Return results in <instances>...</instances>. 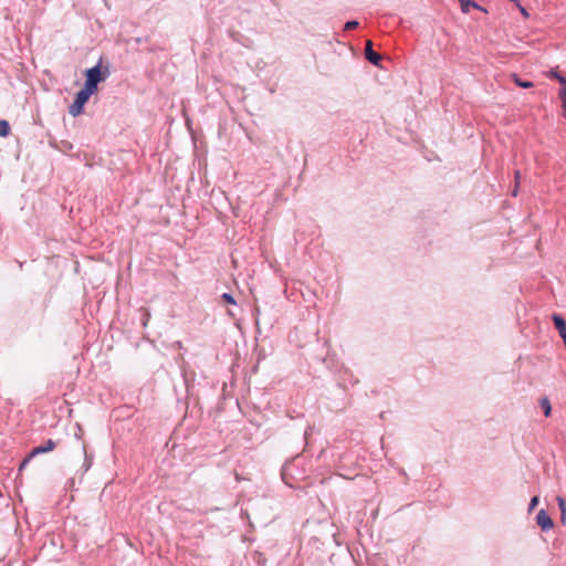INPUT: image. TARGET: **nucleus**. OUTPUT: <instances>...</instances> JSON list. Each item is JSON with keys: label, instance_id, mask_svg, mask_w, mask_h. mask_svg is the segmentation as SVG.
Segmentation results:
<instances>
[{"label": "nucleus", "instance_id": "21", "mask_svg": "<svg viewBox=\"0 0 566 566\" xmlns=\"http://www.w3.org/2000/svg\"><path fill=\"white\" fill-rule=\"evenodd\" d=\"M563 109H564V112L566 114V101L563 102Z\"/></svg>", "mask_w": 566, "mask_h": 566}, {"label": "nucleus", "instance_id": "10", "mask_svg": "<svg viewBox=\"0 0 566 566\" xmlns=\"http://www.w3.org/2000/svg\"><path fill=\"white\" fill-rule=\"evenodd\" d=\"M10 133V126L7 120H0V137H7Z\"/></svg>", "mask_w": 566, "mask_h": 566}, {"label": "nucleus", "instance_id": "4", "mask_svg": "<svg viewBox=\"0 0 566 566\" xmlns=\"http://www.w3.org/2000/svg\"><path fill=\"white\" fill-rule=\"evenodd\" d=\"M365 56L366 59L375 64V65H378L380 60H381V56L380 54L376 53L374 50H373V42L370 40H368L366 42V46H365Z\"/></svg>", "mask_w": 566, "mask_h": 566}, {"label": "nucleus", "instance_id": "19", "mask_svg": "<svg viewBox=\"0 0 566 566\" xmlns=\"http://www.w3.org/2000/svg\"><path fill=\"white\" fill-rule=\"evenodd\" d=\"M516 4H517V7L520 8L521 13H522L525 18H527V17H528V12L526 11V9H525L524 7H522L518 2H517Z\"/></svg>", "mask_w": 566, "mask_h": 566}, {"label": "nucleus", "instance_id": "6", "mask_svg": "<svg viewBox=\"0 0 566 566\" xmlns=\"http://www.w3.org/2000/svg\"><path fill=\"white\" fill-rule=\"evenodd\" d=\"M55 447H56V442L53 441L52 439H49L43 446H39V447L34 448L30 452V457H35L41 453L53 451L55 449Z\"/></svg>", "mask_w": 566, "mask_h": 566}, {"label": "nucleus", "instance_id": "20", "mask_svg": "<svg viewBox=\"0 0 566 566\" xmlns=\"http://www.w3.org/2000/svg\"><path fill=\"white\" fill-rule=\"evenodd\" d=\"M517 193H518V188H516V184H514V189H513V191H512V195H513L514 197H516V196H517Z\"/></svg>", "mask_w": 566, "mask_h": 566}, {"label": "nucleus", "instance_id": "17", "mask_svg": "<svg viewBox=\"0 0 566 566\" xmlns=\"http://www.w3.org/2000/svg\"><path fill=\"white\" fill-rule=\"evenodd\" d=\"M562 90L559 92V96L562 98V102L566 101V85H562Z\"/></svg>", "mask_w": 566, "mask_h": 566}, {"label": "nucleus", "instance_id": "18", "mask_svg": "<svg viewBox=\"0 0 566 566\" xmlns=\"http://www.w3.org/2000/svg\"><path fill=\"white\" fill-rule=\"evenodd\" d=\"M33 457H30V454L21 462L20 464V470H23L25 468V465L29 463V461L32 459Z\"/></svg>", "mask_w": 566, "mask_h": 566}, {"label": "nucleus", "instance_id": "12", "mask_svg": "<svg viewBox=\"0 0 566 566\" xmlns=\"http://www.w3.org/2000/svg\"><path fill=\"white\" fill-rule=\"evenodd\" d=\"M551 76L556 78L562 85H566V78L557 72H551Z\"/></svg>", "mask_w": 566, "mask_h": 566}, {"label": "nucleus", "instance_id": "15", "mask_svg": "<svg viewBox=\"0 0 566 566\" xmlns=\"http://www.w3.org/2000/svg\"><path fill=\"white\" fill-rule=\"evenodd\" d=\"M222 298L227 302V303H230V304H234V298L232 297V295L228 294V293H224L222 294Z\"/></svg>", "mask_w": 566, "mask_h": 566}, {"label": "nucleus", "instance_id": "22", "mask_svg": "<svg viewBox=\"0 0 566 566\" xmlns=\"http://www.w3.org/2000/svg\"><path fill=\"white\" fill-rule=\"evenodd\" d=\"M565 117H566V114H565Z\"/></svg>", "mask_w": 566, "mask_h": 566}, {"label": "nucleus", "instance_id": "1", "mask_svg": "<svg viewBox=\"0 0 566 566\" xmlns=\"http://www.w3.org/2000/svg\"><path fill=\"white\" fill-rule=\"evenodd\" d=\"M107 73V71L103 73L99 65L88 69L85 72L86 81L84 87L95 93L97 91V84L106 78Z\"/></svg>", "mask_w": 566, "mask_h": 566}, {"label": "nucleus", "instance_id": "3", "mask_svg": "<svg viewBox=\"0 0 566 566\" xmlns=\"http://www.w3.org/2000/svg\"><path fill=\"white\" fill-rule=\"evenodd\" d=\"M536 522L543 531H548L554 526L553 520L545 510H541L537 513Z\"/></svg>", "mask_w": 566, "mask_h": 566}, {"label": "nucleus", "instance_id": "14", "mask_svg": "<svg viewBox=\"0 0 566 566\" xmlns=\"http://www.w3.org/2000/svg\"><path fill=\"white\" fill-rule=\"evenodd\" d=\"M520 181H521V171L520 170H515V172H514V184H516V188L520 187Z\"/></svg>", "mask_w": 566, "mask_h": 566}, {"label": "nucleus", "instance_id": "8", "mask_svg": "<svg viewBox=\"0 0 566 566\" xmlns=\"http://www.w3.org/2000/svg\"><path fill=\"white\" fill-rule=\"evenodd\" d=\"M557 504L560 510V521L563 524L566 522V501L562 496H557Z\"/></svg>", "mask_w": 566, "mask_h": 566}, {"label": "nucleus", "instance_id": "9", "mask_svg": "<svg viewBox=\"0 0 566 566\" xmlns=\"http://www.w3.org/2000/svg\"><path fill=\"white\" fill-rule=\"evenodd\" d=\"M541 407L544 410V415L546 417H549L551 412H552V406H551V402H549L547 397H544V398L541 399Z\"/></svg>", "mask_w": 566, "mask_h": 566}, {"label": "nucleus", "instance_id": "13", "mask_svg": "<svg viewBox=\"0 0 566 566\" xmlns=\"http://www.w3.org/2000/svg\"><path fill=\"white\" fill-rule=\"evenodd\" d=\"M357 27H358V22L357 21H348L345 24V30H353V29H355Z\"/></svg>", "mask_w": 566, "mask_h": 566}, {"label": "nucleus", "instance_id": "2", "mask_svg": "<svg viewBox=\"0 0 566 566\" xmlns=\"http://www.w3.org/2000/svg\"><path fill=\"white\" fill-rule=\"evenodd\" d=\"M92 94H94V92L87 90L86 87H83L81 91H78L74 102L69 108V113L73 117L81 115L83 113L84 105L87 103Z\"/></svg>", "mask_w": 566, "mask_h": 566}, {"label": "nucleus", "instance_id": "7", "mask_svg": "<svg viewBox=\"0 0 566 566\" xmlns=\"http://www.w3.org/2000/svg\"><path fill=\"white\" fill-rule=\"evenodd\" d=\"M459 1L461 3V9L464 13H468L470 8H475V9L482 10V8L472 0H459ZM483 11H485V10L483 9Z\"/></svg>", "mask_w": 566, "mask_h": 566}, {"label": "nucleus", "instance_id": "5", "mask_svg": "<svg viewBox=\"0 0 566 566\" xmlns=\"http://www.w3.org/2000/svg\"><path fill=\"white\" fill-rule=\"evenodd\" d=\"M553 322H554V325L557 328L560 337L563 338L564 345L566 346V322H565V319L560 315L554 314Z\"/></svg>", "mask_w": 566, "mask_h": 566}, {"label": "nucleus", "instance_id": "11", "mask_svg": "<svg viewBox=\"0 0 566 566\" xmlns=\"http://www.w3.org/2000/svg\"><path fill=\"white\" fill-rule=\"evenodd\" d=\"M513 78H514V82L516 83V85H518L520 87H523V88L533 87V83L532 82L522 81L516 75H513Z\"/></svg>", "mask_w": 566, "mask_h": 566}, {"label": "nucleus", "instance_id": "16", "mask_svg": "<svg viewBox=\"0 0 566 566\" xmlns=\"http://www.w3.org/2000/svg\"><path fill=\"white\" fill-rule=\"evenodd\" d=\"M537 504H538V497L537 496L532 497V500L530 502V511L534 510Z\"/></svg>", "mask_w": 566, "mask_h": 566}]
</instances>
